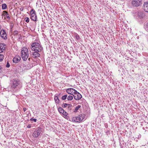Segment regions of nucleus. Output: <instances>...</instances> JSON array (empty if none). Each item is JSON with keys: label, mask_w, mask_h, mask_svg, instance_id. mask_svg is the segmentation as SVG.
Masks as SVG:
<instances>
[{"label": "nucleus", "mask_w": 148, "mask_h": 148, "mask_svg": "<svg viewBox=\"0 0 148 148\" xmlns=\"http://www.w3.org/2000/svg\"><path fill=\"white\" fill-rule=\"evenodd\" d=\"M30 48L32 51H36L40 52L43 50V48L38 42H34L30 46Z\"/></svg>", "instance_id": "obj_1"}, {"label": "nucleus", "mask_w": 148, "mask_h": 148, "mask_svg": "<svg viewBox=\"0 0 148 148\" xmlns=\"http://www.w3.org/2000/svg\"><path fill=\"white\" fill-rule=\"evenodd\" d=\"M21 56L24 61H26L29 56V51L25 47H23L21 51Z\"/></svg>", "instance_id": "obj_2"}, {"label": "nucleus", "mask_w": 148, "mask_h": 148, "mask_svg": "<svg viewBox=\"0 0 148 148\" xmlns=\"http://www.w3.org/2000/svg\"><path fill=\"white\" fill-rule=\"evenodd\" d=\"M85 116L84 114H83L79 115L77 116L73 117L72 119L73 121L76 122H80L84 119Z\"/></svg>", "instance_id": "obj_3"}, {"label": "nucleus", "mask_w": 148, "mask_h": 148, "mask_svg": "<svg viewBox=\"0 0 148 148\" xmlns=\"http://www.w3.org/2000/svg\"><path fill=\"white\" fill-rule=\"evenodd\" d=\"M131 4L133 7H138L142 4V0H132Z\"/></svg>", "instance_id": "obj_4"}, {"label": "nucleus", "mask_w": 148, "mask_h": 148, "mask_svg": "<svg viewBox=\"0 0 148 148\" xmlns=\"http://www.w3.org/2000/svg\"><path fill=\"white\" fill-rule=\"evenodd\" d=\"M20 82L17 80L13 79L11 82V88L13 89H15L18 87V86L20 85Z\"/></svg>", "instance_id": "obj_5"}, {"label": "nucleus", "mask_w": 148, "mask_h": 148, "mask_svg": "<svg viewBox=\"0 0 148 148\" xmlns=\"http://www.w3.org/2000/svg\"><path fill=\"white\" fill-rule=\"evenodd\" d=\"M42 132L41 128L40 127H38L34 132L33 135L34 137H38L41 134Z\"/></svg>", "instance_id": "obj_6"}, {"label": "nucleus", "mask_w": 148, "mask_h": 148, "mask_svg": "<svg viewBox=\"0 0 148 148\" xmlns=\"http://www.w3.org/2000/svg\"><path fill=\"white\" fill-rule=\"evenodd\" d=\"M31 19L34 21H36L37 19V16L35 14V12L33 9H32L30 11Z\"/></svg>", "instance_id": "obj_7"}, {"label": "nucleus", "mask_w": 148, "mask_h": 148, "mask_svg": "<svg viewBox=\"0 0 148 148\" xmlns=\"http://www.w3.org/2000/svg\"><path fill=\"white\" fill-rule=\"evenodd\" d=\"M73 94L74 95H73L74 99L76 100H79L81 99L82 97L81 95L78 92L77 90L75 92H74Z\"/></svg>", "instance_id": "obj_8"}, {"label": "nucleus", "mask_w": 148, "mask_h": 148, "mask_svg": "<svg viewBox=\"0 0 148 148\" xmlns=\"http://www.w3.org/2000/svg\"><path fill=\"white\" fill-rule=\"evenodd\" d=\"M34 52H31L30 51V54L31 56L34 58H38L40 57V55L38 51H34Z\"/></svg>", "instance_id": "obj_9"}, {"label": "nucleus", "mask_w": 148, "mask_h": 148, "mask_svg": "<svg viewBox=\"0 0 148 148\" xmlns=\"http://www.w3.org/2000/svg\"><path fill=\"white\" fill-rule=\"evenodd\" d=\"M74 89L72 88H67L66 90V92L67 93L69 94L72 95H73V94L74 92H75L76 91Z\"/></svg>", "instance_id": "obj_10"}, {"label": "nucleus", "mask_w": 148, "mask_h": 148, "mask_svg": "<svg viewBox=\"0 0 148 148\" xmlns=\"http://www.w3.org/2000/svg\"><path fill=\"white\" fill-rule=\"evenodd\" d=\"M0 34L1 37L3 38L5 40L7 39V37L6 36V34L5 31L3 30H1L0 32Z\"/></svg>", "instance_id": "obj_11"}, {"label": "nucleus", "mask_w": 148, "mask_h": 148, "mask_svg": "<svg viewBox=\"0 0 148 148\" xmlns=\"http://www.w3.org/2000/svg\"><path fill=\"white\" fill-rule=\"evenodd\" d=\"M21 59V58L20 56H16L13 59V62L16 63H18L20 61Z\"/></svg>", "instance_id": "obj_12"}, {"label": "nucleus", "mask_w": 148, "mask_h": 148, "mask_svg": "<svg viewBox=\"0 0 148 148\" xmlns=\"http://www.w3.org/2000/svg\"><path fill=\"white\" fill-rule=\"evenodd\" d=\"M2 15V16H4L5 17H6L9 20L10 19V18L9 14L6 11H4L3 12Z\"/></svg>", "instance_id": "obj_13"}, {"label": "nucleus", "mask_w": 148, "mask_h": 148, "mask_svg": "<svg viewBox=\"0 0 148 148\" xmlns=\"http://www.w3.org/2000/svg\"><path fill=\"white\" fill-rule=\"evenodd\" d=\"M143 5L144 10L146 12H148V2H145L144 3Z\"/></svg>", "instance_id": "obj_14"}, {"label": "nucleus", "mask_w": 148, "mask_h": 148, "mask_svg": "<svg viewBox=\"0 0 148 148\" xmlns=\"http://www.w3.org/2000/svg\"><path fill=\"white\" fill-rule=\"evenodd\" d=\"M4 45L3 44L0 43V53L3 52L5 49Z\"/></svg>", "instance_id": "obj_15"}, {"label": "nucleus", "mask_w": 148, "mask_h": 148, "mask_svg": "<svg viewBox=\"0 0 148 148\" xmlns=\"http://www.w3.org/2000/svg\"><path fill=\"white\" fill-rule=\"evenodd\" d=\"M54 99L55 102L58 104L60 103V100L59 99L58 97V96H55L54 97Z\"/></svg>", "instance_id": "obj_16"}, {"label": "nucleus", "mask_w": 148, "mask_h": 148, "mask_svg": "<svg viewBox=\"0 0 148 148\" xmlns=\"http://www.w3.org/2000/svg\"><path fill=\"white\" fill-rule=\"evenodd\" d=\"M73 95H69L67 97V99L69 101H71L73 99Z\"/></svg>", "instance_id": "obj_17"}, {"label": "nucleus", "mask_w": 148, "mask_h": 148, "mask_svg": "<svg viewBox=\"0 0 148 148\" xmlns=\"http://www.w3.org/2000/svg\"><path fill=\"white\" fill-rule=\"evenodd\" d=\"M81 106L80 105H78L77 106L75 107V108L74 110V112H77V110H79V109L80 108Z\"/></svg>", "instance_id": "obj_18"}, {"label": "nucleus", "mask_w": 148, "mask_h": 148, "mask_svg": "<svg viewBox=\"0 0 148 148\" xmlns=\"http://www.w3.org/2000/svg\"><path fill=\"white\" fill-rule=\"evenodd\" d=\"M7 8V6L6 4L3 3L2 4V9L3 10H5Z\"/></svg>", "instance_id": "obj_19"}, {"label": "nucleus", "mask_w": 148, "mask_h": 148, "mask_svg": "<svg viewBox=\"0 0 148 148\" xmlns=\"http://www.w3.org/2000/svg\"><path fill=\"white\" fill-rule=\"evenodd\" d=\"M58 110L59 112L60 113H62V112L63 111H64V109L62 108L61 107H59L58 108Z\"/></svg>", "instance_id": "obj_20"}, {"label": "nucleus", "mask_w": 148, "mask_h": 148, "mask_svg": "<svg viewBox=\"0 0 148 148\" xmlns=\"http://www.w3.org/2000/svg\"><path fill=\"white\" fill-rule=\"evenodd\" d=\"M68 106H70V104H67L66 103H63L62 105V107L63 108H65Z\"/></svg>", "instance_id": "obj_21"}, {"label": "nucleus", "mask_w": 148, "mask_h": 148, "mask_svg": "<svg viewBox=\"0 0 148 148\" xmlns=\"http://www.w3.org/2000/svg\"><path fill=\"white\" fill-rule=\"evenodd\" d=\"M68 95H65L64 96H63L62 97V100H64L66 99L67 98Z\"/></svg>", "instance_id": "obj_22"}, {"label": "nucleus", "mask_w": 148, "mask_h": 148, "mask_svg": "<svg viewBox=\"0 0 148 148\" xmlns=\"http://www.w3.org/2000/svg\"><path fill=\"white\" fill-rule=\"evenodd\" d=\"M4 59V56L3 55L0 54V61Z\"/></svg>", "instance_id": "obj_23"}, {"label": "nucleus", "mask_w": 148, "mask_h": 148, "mask_svg": "<svg viewBox=\"0 0 148 148\" xmlns=\"http://www.w3.org/2000/svg\"><path fill=\"white\" fill-rule=\"evenodd\" d=\"M25 21L27 23H28L29 22V19L28 17H26L25 18Z\"/></svg>", "instance_id": "obj_24"}, {"label": "nucleus", "mask_w": 148, "mask_h": 148, "mask_svg": "<svg viewBox=\"0 0 148 148\" xmlns=\"http://www.w3.org/2000/svg\"><path fill=\"white\" fill-rule=\"evenodd\" d=\"M68 110L69 111H71V107L72 106L71 104H70V106H68Z\"/></svg>", "instance_id": "obj_25"}, {"label": "nucleus", "mask_w": 148, "mask_h": 148, "mask_svg": "<svg viewBox=\"0 0 148 148\" xmlns=\"http://www.w3.org/2000/svg\"><path fill=\"white\" fill-rule=\"evenodd\" d=\"M62 114L63 115H64L65 116H67L68 115V113L67 112H66L64 110V111H63L62 112Z\"/></svg>", "instance_id": "obj_26"}, {"label": "nucleus", "mask_w": 148, "mask_h": 148, "mask_svg": "<svg viewBox=\"0 0 148 148\" xmlns=\"http://www.w3.org/2000/svg\"><path fill=\"white\" fill-rule=\"evenodd\" d=\"M30 120L31 121H34V122H36L37 121V119H33V118H32L30 119Z\"/></svg>", "instance_id": "obj_27"}, {"label": "nucleus", "mask_w": 148, "mask_h": 148, "mask_svg": "<svg viewBox=\"0 0 148 148\" xmlns=\"http://www.w3.org/2000/svg\"><path fill=\"white\" fill-rule=\"evenodd\" d=\"M13 34L14 35H15L18 34V31H15L14 32Z\"/></svg>", "instance_id": "obj_28"}, {"label": "nucleus", "mask_w": 148, "mask_h": 148, "mask_svg": "<svg viewBox=\"0 0 148 148\" xmlns=\"http://www.w3.org/2000/svg\"><path fill=\"white\" fill-rule=\"evenodd\" d=\"M10 66V64L9 63H8V62H7L6 65V67L7 68H8Z\"/></svg>", "instance_id": "obj_29"}, {"label": "nucleus", "mask_w": 148, "mask_h": 148, "mask_svg": "<svg viewBox=\"0 0 148 148\" xmlns=\"http://www.w3.org/2000/svg\"><path fill=\"white\" fill-rule=\"evenodd\" d=\"M2 67L0 66V73H2Z\"/></svg>", "instance_id": "obj_30"}, {"label": "nucleus", "mask_w": 148, "mask_h": 148, "mask_svg": "<svg viewBox=\"0 0 148 148\" xmlns=\"http://www.w3.org/2000/svg\"><path fill=\"white\" fill-rule=\"evenodd\" d=\"M27 127L28 128H30L31 127V126L30 125H28L27 126Z\"/></svg>", "instance_id": "obj_31"}, {"label": "nucleus", "mask_w": 148, "mask_h": 148, "mask_svg": "<svg viewBox=\"0 0 148 148\" xmlns=\"http://www.w3.org/2000/svg\"><path fill=\"white\" fill-rule=\"evenodd\" d=\"M27 110V109L26 108H23V110L24 112H25Z\"/></svg>", "instance_id": "obj_32"}, {"label": "nucleus", "mask_w": 148, "mask_h": 148, "mask_svg": "<svg viewBox=\"0 0 148 148\" xmlns=\"http://www.w3.org/2000/svg\"><path fill=\"white\" fill-rule=\"evenodd\" d=\"M23 8H20V10L21 11H23Z\"/></svg>", "instance_id": "obj_33"}, {"label": "nucleus", "mask_w": 148, "mask_h": 148, "mask_svg": "<svg viewBox=\"0 0 148 148\" xmlns=\"http://www.w3.org/2000/svg\"><path fill=\"white\" fill-rule=\"evenodd\" d=\"M147 27H146V28H147V30H148V23H147Z\"/></svg>", "instance_id": "obj_34"}, {"label": "nucleus", "mask_w": 148, "mask_h": 148, "mask_svg": "<svg viewBox=\"0 0 148 148\" xmlns=\"http://www.w3.org/2000/svg\"><path fill=\"white\" fill-rule=\"evenodd\" d=\"M65 117V118L66 119H67V118L68 117V116H65V117Z\"/></svg>", "instance_id": "obj_35"}]
</instances>
